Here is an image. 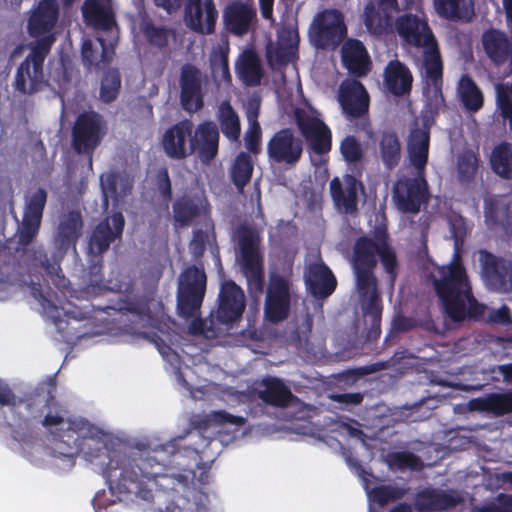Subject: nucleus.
<instances>
[{
  "label": "nucleus",
  "mask_w": 512,
  "mask_h": 512,
  "mask_svg": "<svg viewBox=\"0 0 512 512\" xmlns=\"http://www.w3.org/2000/svg\"><path fill=\"white\" fill-rule=\"evenodd\" d=\"M56 379L48 377L39 383L33 391L17 399L7 383L0 380V406L15 408L24 405L29 419H40L44 409L48 412L41 424L48 429L53 440V455L59 458L74 459L80 452L85 451L87 442L93 440L87 437L89 423L86 420L65 419V411L55 397Z\"/></svg>",
  "instance_id": "f257e3e1"
},
{
  "label": "nucleus",
  "mask_w": 512,
  "mask_h": 512,
  "mask_svg": "<svg viewBox=\"0 0 512 512\" xmlns=\"http://www.w3.org/2000/svg\"><path fill=\"white\" fill-rule=\"evenodd\" d=\"M108 461L101 462L102 476L109 489L120 500L135 495L145 501L153 498L152 490L177 491L178 486H187L188 477L183 473L169 472L164 457L133 452L126 454L112 451L107 455Z\"/></svg>",
  "instance_id": "f03ea898"
},
{
  "label": "nucleus",
  "mask_w": 512,
  "mask_h": 512,
  "mask_svg": "<svg viewBox=\"0 0 512 512\" xmlns=\"http://www.w3.org/2000/svg\"><path fill=\"white\" fill-rule=\"evenodd\" d=\"M430 278L442 312L451 321L479 320L484 316L486 307L475 298L458 251L454 252L447 265L439 266L436 275L431 274Z\"/></svg>",
  "instance_id": "7ed1b4c3"
},
{
  "label": "nucleus",
  "mask_w": 512,
  "mask_h": 512,
  "mask_svg": "<svg viewBox=\"0 0 512 512\" xmlns=\"http://www.w3.org/2000/svg\"><path fill=\"white\" fill-rule=\"evenodd\" d=\"M55 40V35L50 34L31 43L29 54L15 73L13 87L16 92L21 95H34L49 85L44 74V61Z\"/></svg>",
  "instance_id": "20e7f679"
},
{
  "label": "nucleus",
  "mask_w": 512,
  "mask_h": 512,
  "mask_svg": "<svg viewBox=\"0 0 512 512\" xmlns=\"http://www.w3.org/2000/svg\"><path fill=\"white\" fill-rule=\"evenodd\" d=\"M240 253V268L246 278L248 293L257 298L263 293L265 284L264 259L255 231L246 225L237 229Z\"/></svg>",
  "instance_id": "39448f33"
},
{
  "label": "nucleus",
  "mask_w": 512,
  "mask_h": 512,
  "mask_svg": "<svg viewBox=\"0 0 512 512\" xmlns=\"http://www.w3.org/2000/svg\"><path fill=\"white\" fill-rule=\"evenodd\" d=\"M379 245L380 243L366 236L359 237L354 244L351 264L359 297L379 293L378 280L374 273Z\"/></svg>",
  "instance_id": "423d86ee"
},
{
  "label": "nucleus",
  "mask_w": 512,
  "mask_h": 512,
  "mask_svg": "<svg viewBox=\"0 0 512 512\" xmlns=\"http://www.w3.org/2000/svg\"><path fill=\"white\" fill-rule=\"evenodd\" d=\"M207 286V276L203 267H187L179 277L177 290V312L185 319L199 314Z\"/></svg>",
  "instance_id": "0eeeda50"
},
{
  "label": "nucleus",
  "mask_w": 512,
  "mask_h": 512,
  "mask_svg": "<svg viewBox=\"0 0 512 512\" xmlns=\"http://www.w3.org/2000/svg\"><path fill=\"white\" fill-rule=\"evenodd\" d=\"M393 201L402 213L417 214L430 199L429 185L425 174L416 172L415 177L403 176L393 186Z\"/></svg>",
  "instance_id": "6e6552de"
},
{
  "label": "nucleus",
  "mask_w": 512,
  "mask_h": 512,
  "mask_svg": "<svg viewBox=\"0 0 512 512\" xmlns=\"http://www.w3.org/2000/svg\"><path fill=\"white\" fill-rule=\"evenodd\" d=\"M106 134V122L95 111H84L75 120L72 128V146L78 154H91Z\"/></svg>",
  "instance_id": "1a4fd4ad"
},
{
  "label": "nucleus",
  "mask_w": 512,
  "mask_h": 512,
  "mask_svg": "<svg viewBox=\"0 0 512 512\" xmlns=\"http://www.w3.org/2000/svg\"><path fill=\"white\" fill-rule=\"evenodd\" d=\"M303 141L291 128H282L275 132L266 145L268 160L271 164L295 167L302 158Z\"/></svg>",
  "instance_id": "9d476101"
},
{
  "label": "nucleus",
  "mask_w": 512,
  "mask_h": 512,
  "mask_svg": "<svg viewBox=\"0 0 512 512\" xmlns=\"http://www.w3.org/2000/svg\"><path fill=\"white\" fill-rule=\"evenodd\" d=\"M481 278L485 286L494 292L507 293L512 290V261L481 249L478 252Z\"/></svg>",
  "instance_id": "9b49d317"
},
{
  "label": "nucleus",
  "mask_w": 512,
  "mask_h": 512,
  "mask_svg": "<svg viewBox=\"0 0 512 512\" xmlns=\"http://www.w3.org/2000/svg\"><path fill=\"white\" fill-rule=\"evenodd\" d=\"M347 29L338 10H325L317 15L311 27V40L320 49L336 48L345 38Z\"/></svg>",
  "instance_id": "f8f14e48"
},
{
  "label": "nucleus",
  "mask_w": 512,
  "mask_h": 512,
  "mask_svg": "<svg viewBox=\"0 0 512 512\" xmlns=\"http://www.w3.org/2000/svg\"><path fill=\"white\" fill-rule=\"evenodd\" d=\"M291 309V283L280 274H272L266 290L264 317L273 324L286 320Z\"/></svg>",
  "instance_id": "ddd939ff"
},
{
  "label": "nucleus",
  "mask_w": 512,
  "mask_h": 512,
  "mask_svg": "<svg viewBox=\"0 0 512 512\" xmlns=\"http://www.w3.org/2000/svg\"><path fill=\"white\" fill-rule=\"evenodd\" d=\"M47 197V191L41 187L25 196L23 217L17 229L18 244L20 246L27 247L38 235Z\"/></svg>",
  "instance_id": "4468645a"
},
{
  "label": "nucleus",
  "mask_w": 512,
  "mask_h": 512,
  "mask_svg": "<svg viewBox=\"0 0 512 512\" xmlns=\"http://www.w3.org/2000/svg\"><path fill=\"white\" fill-rule=\"evenodd\" d=\"M294 116L297 128L309 149L319 156L328 154L332 149L330 128L321 119L309 115L302 109H296Z\"/></svg>",
  "instance_id": "2eb2a0df"
},
{
  "label": "nucleus",
  "mask_w": 512,
  "mask_h": 512,
  "mask_svg": "<svg viewBox=\"0 0 512 512\" xmlns=\"http://www.w3.org/2000/svg\"><path fill=\"white\" fill-rule=\"evenodd\" d=\"M83 228L84 220L79 209H70L60 213L53 236L54 255L62 259L70 249L75 251Z\"/></svg>",
  "instance_id": "dca6fc26"
},
{
  "label": "nucleus",
  "mask_w": 512,
  "mask_h": 512,
  "mask_svg": "<svg viewBox=\"0 0 512 512\" xmlns=\"http://www.w3.org/2000/svg\"><path fill=\"white\" fill-rule=\"evenodd\" d=\"M395 30L406 44L413 47L424 48L437 41L423 11L398 16Z\"/></svg>",
  "instance_id": "f3484780"
},
{
  "label": "nucleus",
  "mask_w": 512,
  "mask_h": 512,
  "mask_svg": "<svg viewBox=\"0 0 512 512\" xmlns=\"http://www.w3.org/2000/svg\"><path fill=\"white\" fill-rule=\"evenodd\" d=\"M185 437L178 436L171 441L159 445L151 451H138L139 454H152L164 457L166 467L177 469L180 473L192 470V462L198 459V451L184 443Z\"/></svg>",
  "instance_id": "a211bd4d"
},
{
  "label": "nucleus",
  "mask_w": 512,
  "mask_h": 512,
  "mask_svg": "<svg viewBox=\"0 0 512 512\" xmlns=\"http://www.w3.org/2000/svg\"><path fill=\"white\" fill-rule=\"evenodd\" d=\"M246 307L245 294L233 280L221 284L218 295L216 319L221 324L234 323L241 319Z\"/></svg>",
  "instance_id": "6ab92c4d"
},
{
  "label": "nucleus",
  "mask_w": 512,
  "mask_h": 512,
  "mask_svg": "<svg viewBox=\"0 0 512 512\" xmlns=\"http://www.w3.org/2000/svg\"><path fill=\"white\" fill-rule=\"evenodd\" d=\"M193 123L182 120L169 127L163 134L161 146L167 157L182 160L192 154Z\"/></svg>",
  "instance_id": "aec40b11"
},
{
  "label": "nucleus",
  "mask_w": 512,
  "mask_h": 512,
  "mask_svg": "<svg viewBox=\"0 0 512 512\" xmlns=\"http://www.w3.org/2000/svg\"><path fill=\"white\" fill-rule=\"evenodd\" d=\"M186 25L195 33H214L218 11L214 0H187L184 11Z\"/></svg>",
  "instance_id": "412c9836"
},
{
  "label": "nucleus",
  "mask_w": 512,
  "mask_h": 512,
  "mask_svg": "<svg viewBox=\"0 0 512 512\" xmlns=\"http://www.w3.org/2000/svg\"><path fill=\"white\" fill-rule=\"evenodd\" d=\"M124 225L125 219L121 212H115L99 222L90 235L89 252L94 256H101L105 253L111 243L121 237Z\"/></svg>",
  "instance_id": "4be33fe9"
},
{
  "label": "nucleus",
  "mask_w": 512,
  "mask_h": 512,
  "mask_svg": "<svg viewBox=\"0 0 512 512\" xmlns=\"http://www.w3.org/2000/svg\"><path fill=\"white\" fill-rule=\"evenodd\" d=\"M180 102L184 110L197 112L203 108L202 75L192 64H184L180 73Z\"/></svg>",
  "instance_id": "5701e85b"
},
{
  "label": "nucleus",
  "mask_w": 512,
  "mask_h": 512,
  "mask_svg": "<svg viewBox=\"0 0 512 512\" xmlns=\"http://www.w3.org/2000/svg\"><path fill=\"white\" fill-rule=\"evenodd\" d=\"M210 204L204 195L183 194L172 205L175 227L184 228L192 225L202 215L209 213Z\"/></svg>",
  "instance_id": "b1692460"
},
{
  "label": "nucleus",
  "mask_w": 512,
  "mask_h": 512,
  "mask_svg": "<svg viewBox=\"0 0 512 512\" xmlns=\"http://www.w3.org/2000/svg\"><path fill=\"white\" fill-rule=\"evenodd\" d=\"M304 281L307 290L316 299L329 297L337 287L336 277L321 259L306 266Z\"/></svg>",
  "instance_id": "393cba45"
},
{
  "label": "nucleus",
  "mask_w": 512,
  "mask_h": 512,
  "mask_svg": "<svg viewBox=\"0 0 512 512\" xmlns=\"http://www.w3.org/2000/svg\"><path fill=\"white\" fill-rule=\"evenodd\" d=\"M252 392L263 403L278 408L288 407L295 398L284 381L274 376H265L256 380L253 383Z\"/></svg>",
  "instance_id": "a878e982"
},
{
  "label": "nucleus",
  "mask_w": 512,
  "mask_h": 512,
  "mask_svg": "<svg viewBox=\"0 0 512 512\" xmlns=\"http://www.w3.org/2000/svg\"><path fill=\"white\" fill-rule=\"evenodd\" d=\"M339 103L346 117L353 120L368 114L370 97L365 86L353 80L340 86Z\"/></svg>",
  "instance_id": "bb28decb"
},
{
  "label": "nucleus",
  "mask_w": 512,
  "mask_h": 512,
  "mask_svg": "<svg viewBox=\"0 0 512 512\" xmlns=\"http://www.w3.org/2000/svg\"><path fill=\"white\" fill-rule=\"evenodd\" d=\"M59 3L57 0H40L28 19V33L40 39L53 34L52 30L59 19Z\"/></svg>",
  "instance_id": "cd10ccee"
},
{
  "label": "nucleus",
  "mask_w": 512,
  "mask_h": 512,
  "mask_svg": "<svg viewBox=\"0 0 512 512\" xmlns=\"http://www.w3.org/2000/svg\"><path fill=\"white\" fill-rule=\"evenodd\" d=\"M219 138V129L213 121L200 123L192 132V153L197 152L203 163H210L218 154Z\"/></svg>",
  "instance_id": "c85d7f7f"
},
{
  "label": "nucleus",
  "mask_w": 512,
  "mask_h": 512,
  "mask_svg": "<svg viewBox=\"0 0 512 512\" xmlns=\"http://www.w3.org/2000/svg\"><path fill=\"white\" fill-rule=\"evenodd\" d=\"M224 28L233 35L243 36L248 33L256 19L255 9L240 0L230 2L223 11Z\"/></svg>",
  "instance_id": "c756f323"
},
{
  "label": "nucleus",
  "mask_w": 512,
  "mask_h": 512,
  "mask_svg": "<svg viewBox=\"0 0 512 512\" xmlns=\"http://www.w3.org/2000/svg\"><path fill=\"white\" fill-rule=\"evenodd\" d=\"M341 59L348 73L364 77L371 69V59L364 44L358 39H348L341 48Z\"/></svg>",
  "instance_id": "7c9ffc66"
},
{
  "label": "nucleus",
  "mask_w": 512,
  "mask_h": 512,
  "mask_svg": "<svg viewBox=\"0 0 512 512\" xmlns=\"http://www.w3.org/2000/svg\"><path fill=\"white\" fill-rule=\"evenodd\" d=\"M460 501V497L452 492L426 487L416 493L414 506L418 512H435L452 509Z\"/></svg>",
  "instance_id": "2f4dec72"
},
{
  "label": "nucleus",
  "mask_w": 512,
  "mask_h": 512,
  "mask_svg": "<svg viewBox=\"0 0 512 512\" xmlns=\"http://www.w3.org/2000/svg\"><path fill=\"white\" fill-rule=\"evenodd\" d=\"M383 80L387 91L396 97L409 95L412 90L413 75L409 68L397 59L387 63Z\"/></svg>",
  "instance_id": "473e14b6"
},
{
  "label": "nucleus",
  "mask_w": 512,
  "mask_h": 512,
  "mask_svg": "<svg viewBox=\"0 0 512 512\" xmlns=\"http://www.w3.org/2000/svg\"><path fill=\"white\" fill-rule=\"evenodd\" d=\"M362 183L353 175L344 176V186L338 177H334L329 184L330 194L336 206L345 213H353L357 209L358 188Z\"/></svg>",
  "instance_id": "72a5a7b5"
},
{
  "label": "nucleus",
  "mask_w": 512,
  "mask_h": 512,
  "mask_svg": "<svg viewBox=\"0 0 512 512\" xmlns=\"http://www.w3.org/2000/svg\"><path fill=\"white\" fill-rule=\"evenodd\" d=\"M430 129L414 128L410 131L407 141V152L410 164L419 174H425L429 157Z\"/></svg>",
  "instance_id": "f704fd0d"
},
{
  "label": "nucleus",
  "mask_w": 512,
  "mask_h": 512,
  "mask_svg": "<svg viewBox=\"0 0 512 512\" xmlns=\"http://www.w3.org/2000/svg\"><path fill=\"white\" fill-rule=\"evenodd\" d=\"M481 41L486 55L497 65L505 63L512 54V46L502 31L489 29L482 34Z\"/></svg>",
  "instance_id": "c9c22d12"
},
{
  "label": "nucleus",
  "mask_w": 512,
  "mask_h": 512,
  "mask_svg": "<svg viewBox=\"0 0 512 512\" xmlns=\"http://www.w3.org/2000/svg\"><path fill=\"white\" fill-rule=\"evenodd\" d=\"M82 14L85 22L98 30L108 31L116 24L112 8L100 0H85Z\"/></svg>",
  "instance_id": "e433bc0d"
},
{
  "label": "nucleus",
  "mask_w": 512,
  "mask_h": 512,
  "mask_svg": "<svg viewBox=\"0 0 512 512\" xmlns=\"http://www.w3.org/2000/svg\"><path fill=\"white\" fill-rule=\"evenodd\" d=\"M437 14L450 21L470 22L475 14L473 0H433Z\"/></svg>",
  "instance_id": "4c0bfd02"
},
{
  "label": "nucleus",
  "mask_w": 512,
  "mask_h": 512,
  "mask_svg": "<svg viewBox=\"0 0 512 512\" xmlns=\"http://www.w3.org/2000/svg\"><path fill=\"white\" fill-rule=\"evenodd\" d=\"M423 67L427 84L433 87L435 93H441L443 63L437 41L431 44V46L424 47Z\"/></svg>",
  "instance_id": "58836bf2"
},
{
  "label": "nucleus",
  "mask_w": 512,
  "mask_h": 512,
  "mask_svg": "<svg viewBox=\"0 0 512 512\" xmlns=\"http://www.w3.org/2000/svg\"><path fill=\"white\" fill-rule=\"evenodd\" d=\"M364 316L370 317V326L366 332L367 342H376L381 335V317L383 306L380 293L368 294L366 297H359Z\"/></svg>",
  "instance_id": "ea45409f"
},
{
  "label": "nucleus",
  "mask_w": 512,
  "mask_h": 512,
  "mask_svg": "<svg viewBox=\"0 0 512 512\" xmlns=\"http://www.w3.org/2000/svg\"><path fill=\"white\" fill-rule=\"evenodd\" d=\"M236 69L239 78L247 86H258L264 76L261 60L253 50H246L242 53Z\"/></svg>",
  "instance_id": "a19ab883"
},
{
  "label": "nucleus",
  "mask_w": 512,
  "mask_h": 512,
  "mask_svg": "<svg viewBox=\"0 0 512 512\" xmlns=\"http://www.w3.org/2000/svg\"><path fill=\"white\" fill-rule=\"evenodd\" d=\"M28 253L35 266L41 267L47 275L51 277L55 276L53 283L58 289L63 292L68 290L70 281L64 275L59 274V271H61L59 263L61 259L58 256L54 255L53 261H51L47 252L42 247L29 250Z\"/></svg>",
  "instance_id": "79ce46f5"
},
{
  "label": "nucleus",
  "mask_w": 512,
  "mask_h": 512,
  "mask_svg": "<svg viewBox=\"0 0 512 512\" xmlns=\"http://www.w3.org/2000/svg\"><path fill=\"white\" fill-rule=\"evenodd\" d=\"M222 134L231 142L239 141L241 136L240 118L229 100H223L216 113Z\"/></svg>",
  "instance_id": "37998d69"
},
{
  "label": "nucleus",
  "mask_w": 512,
  "mask_h": 512,
  "mask_svg": "<svg viewBox=\"0 0 512 512\" xmlns=\"http://www.w3.org/2000/svg\"><path fill=\"white\" fill-rule=\"evenodd\" d=\"M393 14L391 11L382 10L371 0L364 7L363 22L370 34L380 36L391 26Z\"/></svg>",
  "instance_id": "c03bdc74"
},
{
  "label": "nucleus",
  "mask_w": 512,
  "mask_h": 512,
  "mask_svg": "<svg viewBox=\"0 0 512 512\" xmlns=\"http://www.w3.org/2000/svg\"><path fill=\"white\" fill-rule=\"evenodd\" d=\"M379 155L387 170L396 168L401 160L402 149L399 137L394 131H384L379 140Z\"/></svg>",
  "instance_id": "a18cd8bd"
},
{
  "label": "nucleus",
  "mask_w": 512,
  "mask_h": 512,
  "mask_svg": "<svg viewBox=\"0 0 512 512\" xmlns=\"http://www.w3.org/2000/svg\"><path fill=\"white\" fill-rule=\"evenodd\" d=\"M100 44L101 51L93 47L91 40H85L82 44V60L83 63L89 68L95 67L96 69H103L109 65L113 59L114 49L108 47L103 38H97Z\"/></svg>",
  "instance_id": "49530a36"
},
{
  "label": "nucleus",
  "mask_w": 512,
  "mask_h": 512,
  "mask_svg": "<svg viewBox=\"0 0 512 512\" xmlns=\"http://www.w3.org/2000/svg\"><path fill=\"white\" fill-rule=\"evenodd\" d=\"M254 166L249 153L240 152L234 159L230 168V179L238 192L242 193L251 181Z\"/></svg>",
  "instance_id": "de8ad7c7"
},
{
  "label": "nucleus",
  "mask_w": 512,
  "mask_h": 512,
  "mask_svg": "<svg viewBox=\"0 0 512 512\" xmlns=\"http://www.w3.org/2000/svg\"><path fill=\"white\" fill-rule=\"evenodd\" d=\"M458 94L461 102L468 111L477 112L483 107V93L469 75L465 74L460 78Z\"/></svg>",
  "instance_id": "09e8293b"
},
{
  "label": "nucleus",
  "mask_w": 512,
  "mask_h": 512,
  "mask_svg": "<svg viewBox=\"0 0 512 512\" xmlns=\"http://www.w3.org/2000/svg\"><path fill=\"white\" fill-rule=\"evenodd\" d=\"M492 170L499 176L512 178V144L501 142L492 150L490 157Z\"/></svg>",
  "instance_id": "8fccbe9b"
},
{
  "label": "nucleus",
  "mask_w": 512,
  "mask_h": 512,
  "mask_svg": "<svg viewBox=\"0 0 512 512\" xmlns=\"http://www.w3.org/2000/svg\"><path fill=\"white\" fill-rule=\"evenodd\" d=\"M140 28L149 45L160 50L168 46L169 39L174 34L172 29L156 26L151 20L143 21Z\"/></svg>",
  "instance_id": "3c124183"
},
{
  "label": "nucleus",
  "mask_w": 512,
  "mask_h": 512,
  "mask_svg": "<svg viewBox=\"0 0 512 512\" xmlns=\"http://www.w3.org/2000/svg\"><path fill=\"white\" fill-rule=\"evenodd\" d=\"M30 289L32 296L39 301L44 310L52 314L55 325L60 329L62 321L60 319L59 307L53 302L51 288L47 284L43 285L40 282L31 280Z\"/></svg>",
  "instance_id": "603ef678"
},
{
  "label": "nucleus",
  "mask_w": 512,
  "mask_h": 512,
  "mask_svg": "<svg viewBox=\"0 0 512 512\" xmlns=\"http://www.w3.org/2000/svg\"><path fill=\"white\" fill-rule=\"evenodd\" d=\"M475 402L477 409L491 412L497 416L512 411V396L507 394H491L486 398L477 399Z\"/></svg>",
  "instance_id": "864d4df0"
},
{
  "label": "nucleus",
  "mask_w": 512,
  "mask_h": 512,
  "mask_svg": "<svg viewBox=\"0 0 512 512\" xmlns=\"http://www.w3.org/2000/svg\"><path fill=\"white\" fill-rule=\"evenodd\" d=\"M480 158L477 152L473 150H464L458 157V175L462 182H471L474 180L478 168Z\"/></svg>",
  "instance_id": "5fc2aeb1"
},
{
  "label": "nucleus",
  "mask_w": 512,
  "mask_h": 512,
  "mask_svg": "<svg viewBox=\"0 0 512 512\" xmlns=\"http://www.w3.org/2000/svg\"><path fill=\"white\" fill-rule=\"evenodd\" d=\"M121 87V76L116 69L106 71L101 79L100 99L111 103L118 97Z\"/></svg>",
  "instance_id": "6e6d98bb"
},
{
  "label": "nucleus",
  "mask_w": 512,
  "mask_h": 512,
  "mask_svg": "<svg viewBox=\"0 0 512 512\" xmlns=\"http://www.w3.org/2000/svg\"><path fill=\"white\" fill-rule=\"evenodd\" d=\"M208 231L202 229H195L192 232V239L189 242V250L191 254L196 257H202L206 251V245L210 242V236L212 240L216 241V235L214 231V223L211 219L206 222Z\"/></svg>",
  "instance_id": "4d7b16f0"
},
{
  "label": "nucleus",
  "mask_w": 512,
  "mask_h": 512,
  "mask_svg": "<svg viewBox=\"0 0 512 512\" xmlns=\"http://www.w3.org/2000/svg\"><path fill=\"white\" fill-rule=\"evenodd\" d=\"M387 462L391 468L398 470L420 471L423 468L421 458L409 451L391 452L387 456Z\"/></svg>",
  "instance_id": "13d9d810"
},
{
  "label": "nucleus",
  "mask_w": 512,
  "mask_h": 512,
  "mask_svg": "<svg viewBox=\"0 0 512 512\" xmlns=\"http://www.w3.org/2000/svg\"><path fill=\"white\" fill-rule=\"evenodd\" d=\"M340 153L348 164H358L364 160L365 152L360 141L353 135H348L340 142Z\"/></svg>",
  "instance_id": "bf43d9fd"
},
{
  "label": "nucleus",
  "mask_w": 512,
  "mask_h": 512,
  "mask_svg": "<svg viewBox=\"0 0 512 512\" xmlns=\"http://www.w3.org/2000/svg\"><path fill=\"white\" fill-rule=\"evenodd\" d=\"M405 492L402 488L392 485H380L369 492V498L379 506H385L389 502L403 498Z\"/></svg>",
  "instance_id": "052dcab7"
},
{
  "label": "nucleus",
  "mask_w": 512,
  "mask_h": 512,
  "mask_svg": "<svg viewBox=\"0 0 512 512\" xmlns=\"http://www.w3.org/2000/svg\"><path fill=\"white\" fill-rule=\"evenodd\" d=\"M486 216L491 218L494 223L512 225V199L507 202H490Z\"/></svg>",
  "instance_id": "680f3d73"
},
{
  "label": "nucleus",
  "mask_w": 512,
  "mask_h": 512,
  "mask_svg": "<svg viewBox=\"0 0 512 512\" xmlns=\"http://www.w3.org/2000/svg\"><path fill=\"white\" fill-rule=\"evenodd\" d=\"M387 367L388 362L379 361L357 369L343 371L338 375V379L346 383H355L362 376L384 370Z\"/></svg>",
  "instance_id": "e2e57ef3"
},
{
  "label": "nucleus",
  "mask_w": 512,
  "mask_h": 512,
  "mask_svg": "<svg viewBox=\"0 0 512 512\" xmlns=\"http://www.w3.org/2000/svg\"><path fill=\"white\" fill-rule=\"evenodd\" d=\"M377 255L380 257V261L389 275L391 285L393 286L397 277L398 266L394 250L384 241L380 243Z\"/></svg>",
  "instance_id": "0e129e2a"
},
{
  "label": "nucleus",
  "mask_w": 512,
  "mask_h": 512,
  "mask_svg": "<svg viewBox=\"0 0 512 512\" xmlns=\"http://www.w3.org/2000/svg\"><path fill=\"white\" fill-rule=\"evenodd\" d=\"M203 427L206 428L212 424L215 425H224L231 424L235 426H242L245 423V418L242 416H235L226 411H214L211 414L207 415L206 419L203 421Z\"/></svg>",
  "instance_id": "69168bd1"
},
{
  "label": "nucleus",
  "mask_w": 512,
  "mask_h": 512,
  "mask_svg": "<svg viewBox=\"0 0 512 512\" xmlns=\"http://www.w3.org/2000/svg\"><path fill=\"white\" fill-rule=\"evenodd\" d=\"M510 89L503 85L496 86L497 105L503 118L508 119L512 129V100L510 98Z\"/></svg>",
  "instance_id": "338daca9"
},
{
  "label": "nucleus",
  "mask_w": 512,
  "mask_h": 512,
  "mask_svg": "<svg viewBox=\"0 0 512 512\" xmlns=\"http://www.w3.org/2000/svg\"><path fill=\"white\" fill-rule=\"evenodd\" d=\"M156 186L159 191V194L162 200L168 204L173 197L172 193V183L170 180L169 172L166 167H161L156 172L155 176Z\"/></svg>",
  "instance_id": "774afa93"
}]
</instances>
